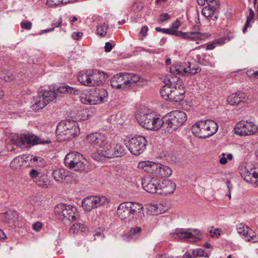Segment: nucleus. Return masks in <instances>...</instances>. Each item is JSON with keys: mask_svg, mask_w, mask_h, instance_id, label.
I'll list each match as a JSON object with an SVG mask.
<instances>
[{"mask_svg": "<svg viewBox=\"0 0 258 258\" xmlns=\"http://www.w3.org/2000/svg\"><path fill=\"white\" fill-rule=\"evenodd\" d=\"M4 221L10 226H14L18 219V215L15 211H9L4 213Z\"/></svg>", "mask_w": 258, "mask_h": 258, "instance_id": "27", "label": "nucleus"}, {"mask_svg": "<svg viewBox=\"0 0 258 258\" xmlns=\"http://www.w3.org/2000/svg\"><path fill=\"white\" fill-rule=\"evenodd\" d=\"M78 124L73 120L60 121L57 125L55 133L58 139L61 141L70 140L80 134Z\"/></svg>", "mask_w": 258, "mask_h": 258, "instance_id": "5", "label": "nucleus"}, {"mask_svg": "<svg viewBox=\"0 0 258 258\" xmlns=\"http://www.w3.org/2000/svg\"><path fill=\"white\" fill-rule=\"evenodd\" d=\"M54 213L58 219L64 222L75 221L78 216L75 207L63 204H58L55 207Z\"/></svg>", "mask_w": 258, "mask_h": 258, "instance_id": "12", "label": "nucleus"}, {"mask_svg": "<svg viewBox=\"0 0 258 258\" xmlns=\"http://www.w3.org/2000/svg\"><path fill=\"white\" fill-rule=\"evenodd\" d=\"M211 3H215V5H211V4H209L208 6H206L208 8H209V11L212 14H214L216 13L217 10L218 9L219 7V2L218 0H212V1H210Z\"/></svg>", "mask_w": 258, "mask_h": 258, "instance_id": "41", "label": "nucleus"}, {"mask_svg": "<svg viewBox=\"0 0 258 258\" xmlns=\"http://www.w3.org/2000/svg\"><path fill=\"white\" fill-rule=\"evenodd\" d=\"M215 47V45L214 43L209 44L206 47V50H212Z\"/></svg>", "mask_w": 258, "mask_h": 258, "instance_id": "56", "label": "nucleus"}, {"mask_svg": "<svg viewBox=\"0 0 258 258\" xmlns=\"http://www.w3.org/2000/svg\"><path fill=\"white\" fill-rule=\"evenodd\" d=\"M186 113L179 110H174L167 114L162 118V126L169 133H172L179 128L186 120Z\"/></svg>", "mask_w": 258, "mask_h": 258, "instance_id": "4", "label": "nucleus"}, {"mask_svg": "<svg viewBox=\"0 0 258 258\" xmlns=\"http://www.w3.org/2000/svg\"><path fill=\"white\" fill-rule=\"evenodd\" d=\"M183 257H187L188 258H193L196 257V256H194L193 254L192 253V250L188 251L186 252L184 255Z\"/></svg>", "mask_w": 258, "mask_h": 258, "instance_id": "55", "label": "nucleus"}, {"mask_svg": "<svg viewBox=\"0 0 258 258\" xmlns=\"http://www.w3.org/2000/svg\"><path fill=\"white\" fill-rule=\"evenodd\" d=\"M218 129L217 123L210 119L199 121L191 128L193 134L201 139H206L213 136Z\"/></svg>", "mask_w": 258, "mask_h": 258, "instance_id": "6", "label": "nucleus"}, {"mask_svg": "<svg viewBox=\"0 0 258 258\" xmlns=\"http://www.w3.org/2000/svg\"><path fill=\"white\" fill-rule=\"evenodd\" d=\"M56 92L61 94H79V90L68 85L62 84L56 89Z\"/></svg>", "mask_w": 258, "mask_h": 258, "instance_id": "30", "label": "nucleus"}, {"mask_svg": "<svg viewBox=\"0 0 258 258\" xmlns=\"http://www.w3.org/2000/svg\"><path fill=\"white\" fill-rule=\"evenodd\" d=\"M172 35L180 37L184 39H189L192 41L202 40L203 38L204 34L199 32H183L180 31L173 30Z\"/></svg>", "mask_w": 258, "mask_h": 258, "instance_id": "24", "label": "nucleus"}, {"mask_svg": "<svg viewBox=\"0 0 258 258\" xmlns=\"http://www.w3.org/2000/svg\"><path fill=\"white\" fill-rule=\"evenodd\" d=\"M108 93L106 90L102 89L99 94L96 96H90L88 98L82 99V101L84 103L90 105H96L103 103L105 98L107 97Z\"/></svg>", "mask_w": 258, "mask_h": 258, "instance_id": "23", "label": "nucleus"}, {"mask_svg": "<svg viewBox=\"0 0 258 258\" xmlns=\"http://www.w3.org/2000/svg\"><path fill=\"white\" fill-rule=\"evenodd\" d=\"M124 150L125 147L121 142H108L103 152H102L101 156L106 158L119 157L124 154Z\"/></svg>", "mask_w": 258, "mask_h": 258, "instance_id": "15", "label": "nucleus"}, {"mask_svg": "<svg viewBox=\"0 0 258 258\" xmlns=\"http://www.w3.org/2000/svg\"><path fill=\"white\" fill-rule=\"evenodd\" d=\"M202 13L206 17H209L212 14L209 11V8L206 7L203 8Z\"/></svg>", "mask_w": 258, "mask_h": 258, "instance_id": "50", "label": "nucleus"}, {"mask_svg": "<svg viewBox=\"0 0 258 258\" xmlns=\"http://www.w3.org/2000/svg\"><path fill=\"white\" fill-rule=\"evenodd\" d=\"M53 25H54V26L55 27H58L60 26L61 25V20H59V21H58L57 22H54L53 23Z\"/></svg>", "mask_w": 258, "mask_h": 258, "instance_id": "60", "label": "nucleus"}, {"mask_svg": "<svg viewBox=\"0 0 258 258\" xmlns=\"http://www.w3.org/2000/svg\"><path fill=\"white\" fill-rule=\"evenodd\" d=\"M142 228L140 227H132L129 233L124 236L125 238H127V240L130 241L131 239H136L138 236L141 235Z\"/></svg>", "mask_w": 258, "mask_h": 258, "instance_id": "34", "label": "nucleus"}, {"mask_svg": "<svg viewBox=\"0 0 258 258\" xmlns=\"http://www.w3.org/2000/svg\"><path fill=\"white\" fill-rule=\"evenodd\" d=\"M31 163L35 166L43 167L45 162L44 160L40 157H35L31 160Z\"/></svg>", "mask_w": 258, "mask_h": 258, "instance_id": "38", "label": "nucleus"}, {"mask_svg": "<svg viewBox=\"0 0 258 258\" xmlns=\"http://www.w3.org/2000/svg\"><path fill=\"white\" fill-rule=\"evenodd\" d=\"M240 174L247 182L258 186V169L244 168L240 172Z\"/></svg>", "mask_w": 258, "mask_h": 258, "instance_id": "21", "label": "nucleus"}, {"mask_svg": "<svg viewBox=\"0 0 258 258\" xmlns=\"http://www.w3.org/2000/svg\"><path fill=\"white\" fill-rule=\"evenodd\" d=\"M171 74L174 75L186 76L185 63L180 64H173L170 68Z\"/></svg>", "mask_w": 258, "mask_h": 258, "instance_id": "28", "label": "nucleus"}, {"mask_svg": "<svg viewBox=\"0 0 258 258\" xmlns=\"http://www.w3.org/2000/svg\"><path fill=\"white\" fill-rule=\"evenodd\" d=\"M108 29V26L105 23L101 24L97 27V34L100 36H104Z\"/></svg>", "mask_w": 258, "mask_h": 258, "instance_id": "39", "label": "nucleus"}, {"mask_svg": "<svg viewBox=\"0 0 258 258\" xmlns=\"http://www.w3.org/2000/svg\"><path fill=\"white\" fill-rule=\"evenodd\" d=\"M148 31V28L146 26H144L142 28V30L140 31V34H139V35H140V39L141 40H143L144 37L145 36H146Z\"/></svg>", "mask_w": 258, "mask_h": 258, "instance_id": "48", "label": "nucleus"}, {"mask_svg": "<svg viewBox=\"0 0 258 258\" xmlns=\"http://www.w3.org/2000/svg\"><path fill=\"white\" fill-rule=\"evenodd\" d=\"M56 97V93L54 91L51 90L45 91L41 96L36 99L35 103L32 106V108L35 111L41 109Z\"/></svg>", "mask_w": 258, "mask_h": 258, "instance_id": "17", "label": "nucleus"}, {"mask_svg": "<svg viewBox=\"0 0 258 258\" xmlns=\"http://www.w3.org/2000/svg\"><path fill=\"white\" fill-rule=\"evenodd\" d=\"M147 144V140L144 137L138 136L131 139L127 147L132 154L138 156L144 152Z\"/></svg>", "mask_w": 258, "mask_h": 258, "instance_id": "16", "label": "nucleus"}, {"mask_svg": "<svg viewBox=\"0 0 258 258\" xmlns=\"http://www.w3.org/2000/svg\"><path fill=\"white\" fill-rule=\"evenodd\" d=\"M41 174L35 169H32L29 172L30 177L34 181V180L37 179Z\"/></svg>", "mask_w": 258, "mask_h": 258, "instance_id": "44", "label": "nucleus"}, {"mask_svg": "<svg viewBox=\"0 0 258 258\" xmlns=\"http://www.w3.org/2000/svg\"><path fill=\"white\" fill-rule=\"evenodd\" d=\"M147 210L151 215H159L163 212L165 210L161 204H150L147 205Z\"/></svg>", "mask_w": 258, "mask_h": 258, "instance_id": "29", "label": "nucleus"}, {"mask_svg": "<svg viewBox=\"0 0 258 258\" xmlns=\"http://www.w3.org/2000/svg\"><path fill=\"white\" fill-rule=\"evenodd\" d=\"M211 3H215V5H211V4H209L208 6H206L208 8H209V11L212 14H214L216 13L217 10L218 9L219 7V2L218 0H212V1H210Z\"/></svg>", "mask_w": 258, "mask_h": 258, "instance_id": "40", "label": "nucleus"}, {"mask_svg": "<svg viewBox=\"0 0 258 258\" xmlns=\"http://www.w3.org/2000/svg\"><path fill=\"white\" fill-rule=\"evenodd\" d=\"M54 179L59 182H63L68 177L67 172L63 169H57L53 171Z\"/></svg>", "mask_w": 258, "mask_h": 258, "instance_id": "31", "label": "nucleus"}, {"mask_svg": "<svg viewBox=\"0 0 258 258\" xmlns=\"http://www.w3.org/2000/svg\"><path fill=\"white\" fill-rule=\"evenodd\" d=\"M176 189L174 182L168 180L164 179L161 181L160 188L158 189V194L166 195L172 194Z\"/></svg>", "mask_w": 258, "mask_h": 258, "instance_id": "25", "label": "nucleus"}, {"mask_svg": "<svg viewBox=\"0 0 258 258\" xmlns=\"http://www.w3.org/2000/svg\"><path fill=\"white\" fill-rule=\"evenodd\" d=\"M165 85L161 89V96L165 100L179 102L184 98L185 91L181 80L176 77H169L164 79Z\"/></svg>", "mask_w": 258, "mask_h": 258, "instance_id": "1", "label": "nucleus"}, {"mask_svg": "<svg viewBox=\"0 0 258 258\" xmlns=\"http://www.w3.org/2000/svg\"><path fill=\"white\" fill-rule=\"evenodd\" d=\"M98 155H98L97 154L94 153L92 155V157L94 159L97 161H99L100 160V158H99Z\"/></svg>", "mask_w": 258, "mask_h": 258, "instance_id": "64", "label": "nucleus"}, {"mask_svg": "<svg viewBox=\"0 0 258 258\" xmlns=\"http://www.w3.org/2000/svg\"><path fill=\"white\" fill-rule=\"evenodd\" d=\"M61 4V0H47L46 5L49 7H52Z\"/></svg>", "mask_w": 258, "mask_h": 258, "instance_id": "45", "label": "nucleus"}, {"mask_svg": "<svg viewBox=\"0 0 258 258\" xmlns=\"http://www.w3.org/2000/svg\"><path fill=\"white\" fill-rule=\"evenodd\" d=\"M78 20L76 16H73L72 19L70 20V23L72 25L74 24V23L77 21Z\"/></svg>", "mask_w": 258, "mask_h": 258, "instance_id": "63", "label": "nucleus"}, {"mask_svg": "<svg viewBox=\"0 0 258 258\" xmlns=\"http://www.w3.org/2000/svg\"><path fill=\"white\" fill-rule=\"evenodd\" d=\"M246 97L244 93L239 92L230 95L227 99V102L229 104L234 105L245 101Z\"/></svg>", "mask_w": 258, "mask_h": 258, "instance_id": "26", "label": "nucleus"}, {"mask_svg": "<svg viewBox=\"0 0 258 258\" xmlns=\"http://www.w3.org/2000/svg\"><path fill=\"white\" fill-rule=\"evenodd\" d=\"M87 139L89 143L100 152L101 155L109 141L106 135L99 132L90 134L87 135Z\"/></svg>", "mask_w": 258, "mask_h": 258, "instance_id": "14", "label": "nucleus"}, {"mask_svg": "<svg viewBox=\"0 0 258 258\" xmlns=\"http://www.w3.org/2000/svg\"><path fill=\"white\" fill-rule=\"evenodd\" d=\"M83 35V33L80 32H74L72 34V37L76 40L80 39Z\"/></svg>", "mask_w": 258, "mask_h": 258, "instance_id": "52", "label": "nucleus"}, {"mask_svg": "<svg viewBox=\"0 0 258 258\" xmlns=\"http://www.w3.org/2000/svg\"><path fill=\"white\" fill-rule=\"evenodd\" d=\"M137 119L141 125L149 130H157L162 126V118L157 117L154 112L140 113Z\"/></svg>", "mask_w": 258, "mask_h": 258, "instance_id": "11", "label": "nucleus"}, {"mask_svg": "<svg viewBox=\"0 0 258 258\" xmlns=\"http://www.w3.org/2000/svg\"><path fill=\"white\" fill-rule=\"evenodd\" d=\"M42 227V225L40 222H37L33 225V229L36 231H39Z\"/></svg>", "mask_w": 258, "mask_h": 258, "instance_id": "51", "label": "nucleus"}, {"mask_svg": "<svg viewBox=\"0 0 258 258\" xmlns=\"http://www.w3.org/2000/svg\"><path fill=\"white\" fill-rule=\"evenodd\" d=\"M192 253L193 254L194 256H196V257L199 256L208 257L209 256V253L201 248L192 250Z\"/></svg>", "mask_w": 258, "mask_h": 258, "instance_id": "43", "label": "nucleus"}, {"mask_svg": "<svg viewBox=\"0 0 258 258\" xmlns=\"http://www.w3.org/2000/svg\"><path fill=\"white\" fill-rule=\"evenodd\" d=\"M210 233H211L212 237L217 236V235H220V233L219 232L218 229L214 230L213 233L212 231H210Z\"/></svg>", "mask_w": 258, "mask_h": 258, "instance_id": "57", "label": "nucleus"}, {"mask_svg": "<svg viewBox=\"0 0 258 258\" xmlns=\"http://www.w3.org/2000/svg\"><path fill=\"white\" fill-rule=\"evenodd\" d=\"M257 130V126L253 123L247 121L238 122L235 127V133L242 136L254 135Z\"/></svg>", "mask_w": 258, "mask_h": 258, "instance_id": "18", "label": "nucleus"}, {"mask_svg": "<svg viewBox=\"0 0 258 258\" xmlns=\"http://www.w3.org/2000/svg\"><path fill=\"white\" fill-rule=\"evenodd\" d=\"M107 78L106 74L98 70H93L91 72H80L78 76V80L82 85L95 87L103 83Z\"/></svg>", "mask_w": 258, "mask_h": 258, "instance_id": "7", "label": "nucleus"}, {"mask_svg": "<svg viewBox=\"0 0 258 258\" xmlns=\"http://www.w3.org/2000/svg\"><path fill=\"white\" fill-rule=\"evenodd\" d=\"M135 7H136L137 8V10L138 11H140V10H141L143 8L142 6H141V5L140 4H135L133 6V8H134Z\"/></svg>", "mask_w": 258, "mask_h": 258, "instance_id": "61", "label": "nucleus"}, {"mask_svg": "<svg viewBox=\"0 0 258 258\" xmlns=\"http://www.w3.org/2000/svg\"><path fill=\"white\" fill-rule=\"evenodd\" d=\"M117 216L121 220L128 221L133 218H142L144 216L142 204L136 202H123L119 204L117 209Z\"/></svg>", "mask_w": 258, "mask_h": 258, "instance_id": "3", "label": "nucleus"}, {"mask_svg": "<svg viewBox=\"0 0 258 258\" xmlns=\"http://www.w3.org/2000/svg\"><path fill=\"white\" fill-rule=\"evenodd\" d=\"M185 68L187 71V73H186V76L194 75L200 72L201 70L198 64L191 63L189 62L187 63H185Z\"/></svg>", "mask_w": 258, "mask_h": 258, "instance_id": "32", "label": "nucleus"}, {"mask_svg": "<svg viewBox=\"0 0 258 258\" xmlns=\"http://www.w3.org/2000/svg\"><path fill=\"white\" fill-rule=\"evenodd\" d=\"M23 162L22 158L19 156H17L12 161L10 166L14 170H18L22 166Z\"/></svg>", "mask_w": 258, "mask_h": 258, "instance_id": "36", "label": "nucleus"}, {"mask_svg": "<svg viewBox=\"0 0 258 258\" xmlns=\"http://www.w3.org/2000/svg\"><path fill=\"white\" fill-rule=\"evenodd\" d=\"M146 83L144 79L134 73H120L113 76L110 80L113 88L123 90H126L127 86L131 87L133 84L142 87Z\"/></svg>", "mask_w": 258, "mask_h": 258, "instance_id": "2", "label": "nucleus"}, {"mask_svg": "<svg viewBox=\"0 0 258 258\" xmlns=\"http://www.w3.org/2000/svg\"><path fill=\"white\" fill-rule=\"evenodd\" d=\"M161 181L157 178L147 176L142 179V184L145 190L151 194H158Z\"/></svg>", "mask_w": 258, "mask_h": 258, "instance_id": "19", "label": "nucleus"}, {"mask_svg": "<svg viewBox=\"0 0 258 258\" xmlns=\"http://www.w3.org/2000/svg\"><path fill=\"white\" fill-rule=\"evenodd\" d=\"M171 235L175 239L190 242L195 241L199 239L198 233L194 234L183 229H176L174 232L171 233Z\"/></svg>", "mask_w": 258, "mask_h": 258, "instance_id": "20", "label": "nucleus"}, {"mask_svg": "<svg viewBox=\"0 0 258 258\" xmlns=\"http://www.w3.org/2000/svg\"><path fill=\"white\" fill-rule=\"evenodd\" d=\"M170 18V16L168 13H163L160 15L158 21L159 23H162L168 20Z\"/></svg>", "mask_w": 258, "mask_h": 258, "instance_id": "46", "label": "nucleus"}, {"mask_svg": "<svg viewBox=\"0 0 258 258\" xmlns=\"http://www.w3.org/2000/svg\"><path fill=\"white\" fill-rule=\"evenodd\" d=\"M109 202L104 196H90L82 201V206L85 211L90 212L93 209L106 206Z\"/></svg>", "mask_w": 258, "mask_h": 258, "instance_id": "13", "label": "nucleus"}, {"mask_svg": "<svg viewBox=\"0 0 258 258\" xmlns=\"http://www.w3.org/2000/svg\"><path fill=\"white\" fill-rule=\"evenodd\" d=\"M32 24L30 21L22 22L21 23V27L24 29L29 30L31 29Z\"/></svg>", "mask_w": 258, "mask_h": 258, "instance_id": "47", "label": "nucleus"}, {"mask_svg": "<svg viewBox=\"0 0 258 258\" xmlns=\"http://www.w3.org/2000/svg\"><path fill=\"white\" fill-rule=\"evenodd\" d=\"M34 182L39 186L43 188H47L50 185V181L47 178L46 175L41 174V175L34 180Z\"/></svg>", "mask_w": 258, "mask_h": 258, "instance_id": "33", "label": "nucleus"}, {"mask_svg": "<svg viewBox=\"0 0 258 258\" xmlns=\"http://www.w3.org/2000/svg\"><path fill=\"white\" fill-rule=\"evenodd\" d=\"M64 162L66 167L77 171H84L87 164V161L83 156L76 152L68 153L65 157Z\"/></svg>", "mask_w": 258, "mask_h": 258, "instance_id": "10", "label": "nucleus"}, {"mask_svg": "<svg viewBox=\"0 0 258 258\" xmlns=\"http://www.w3.org/2000/svg\"><path fill=\"white\" fill-rule=\"evenodd\" d=\"M87 230V227L81 223L74 224L70 229L71 233H78L80 232H84Z\"/></svg>", "mask_w": 258, "mask_h": 258, "instance_id": "35", "label": "nucleus"}, {"mask_svg": "<svg viewBox=\"0 0 258 258\" xmlns=\"http://www.w3.org/2000/svg\"><path fill=\"white\" fill-rule=\"evenodd\" d=\"M180 26V22L179 20H177L175 22L172 24L171 28L173 30H177Z\"/></svg>", "mask_w": 258, "mask_h": 258, "instance_id": "53", "label": "nucleus"}, {"mask_svg": "<svg viewBox=\"0 0 258 258\" xmlns=\"http://www.w3.org/2000/svg\"><path fill=\"white\" fill-rule=\"evenodd\" d=\"M238 233L243 235L244 238L252 242H255L258 240V237L256 236L255 232L249 227L242 224L237 225Z\"/></svg>", "mask_w": 258, "mask_h": 258, "instance_id": "22", "label": "nucleus"}, {"mask_svg": "<svg viewBox=\"0 0 258 258\" xmlns=\"http://www.w3.org/2000/svg\"><path fill=\"white\" fill-rule=\"evenodd\" d=\"M139 169L155 176L168 177L172 173V171L168 166L150 161L140 162L138 165Z\"/></svg>", "mask_w": 258, "mask_h": 258, "instance_id": "8", "label": "nucleus"}, {"mask_svg": "<svg viewBox=\"0 0 258 258\" xmlns=\"http://www.w3.org/2000/svg\"><path fill=\"white\" fill-rule=\"evenodd\" d=\"M6 238V235L3 231L0 229V240L4 239Z\"/></svg>", "mask_w": 258, "mask_h": 258, "instance_id": "58", "label": "nucleus"}, {"mask_svg": "<svg viewBox=\"0 0 258 258\" xmlns=\"http://www.w3.org/2000/svg\"><path fill=\"white\" fill-rule=\"evenodd\" d=\"M11 142L22 148H30L31 146L38 144H49L51 142L50 139L41 140L35 136L26 135H14L11 138Z\"/></svg>", "mask_w": 258, "mask_h": 258, "instance_id": "9", "label": "nucleus"}, {"mask_svg": "<svg viewBox=\"0 0 258 258\" xmlns=\"http://www.w3.org/2000/svg\"><path fill=\"white\" fill-rule=\"evenodd\" d=\"M211 3H215V5H211V4H209L208 6H206L208 8H209V11L212 14H214L216 13L217 10L218 9L219 7V2L218 0H212V1H210Z\"/></svg>", "mask_w": 258, "mask_h": 258, "instance_id": "42", "label": "nucleus"}, {"mask_svg": "<svg viewBox=\"0 0 258 258\" xmlns=\"http://www.w3.org/2000/svg\"><path fill=\"white\" fill-rule=\"evenodd\" d=\"M248 10H249V14L247 17L246 21L245 26L243 27V30H242L243 32H245L246 29L247 28V27L250 26V23L251 22L253 21L254 13L253 11L252 10V9H251V8H249L248 9Z\"/></svg>", "mask_w": 258, "mask_h": 258, "instance_id": "37", "label": "nucleus"}, {"mask_svg": "<svg viewBox=\"0 0 258 258\" xmlns=\"http://www.w3.org/2000/svg\"><path fill=\"white\" fill-rule=\"evenodd\" d=\"M206 0H197V3L199 5L201 6H203L205 4Z\"/></svg>", "mask_w": 258, "mask_h": 258, "instance_id": "62", "label": "nucleus"}, {"mask_svg": "<svg viewBox=\"0 0 258 258\" xmlns=\"http://www.w3.org/2000/svg\"><path fill=\"white\" fill-rule=\"evenodd\" d=\"M155 30L158 32H162L165 34H171L173 31V29H166V28H161L160 27H156Z\"/></svg>", "mask_w": 258, "mask_h": 258, "instance_id": "49", "label": "nucleus"}, {"mask_svg": "<svg viewBox=\"0 0 258 258\" xmlns=\"http://www.w3.org/2000/svg\"><path fill=\"white\" fill-rule=\"evenodd\" d=\"M104 48L106 52H110L112 48V45L110 42H107L105 43Z\"/></svg>", "mask_w": 258, "mask_h": 258, "instance_id": "54", "label": "nucleus"}, {"mask_svg": "<svg viewBox=\"0 0 258 258\" xmlns=\"http://www.w3.org/2000/svg\"><path fill=\"white\" fill-rule=\"evenodd\" d=\"M227 162V158L225 157H222L220 159V163L221 164H225Z\"/></svg>", "mask_w": 258, "mask_h": 258, "instance_id": "59", "label": "nucleus"}]
</instances>
